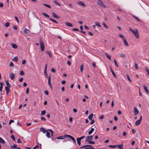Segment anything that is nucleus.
<instances>
[{
    "instance_id": "nucleus-1",
    "label": "nucleus",
    "mask_w": 149,
    "mask_h": 149,
    "mask_svg": "<svg viewBox=\"0 0 149 149\" xmlns=\"http://www.w3.org/2000/svg\"><path fill=\"white\" fill-rule=\"evenodd\" d=\"M129 30L132 32L135 36L137 39H138L139 38V33L137 29H135L133 30L131 28H130Z\"/></svg>"
},
{
    "instance_id": "nucleus-2",
    "label": "nucleus",
    "mask_w": 149,
    "mask_h": 149,
    "mask_svg": "<svg viewBox=\"0 0 149 149\" xmlns=\"http://www.w3.org/2000/svg\"><path fill=\"white\" fill-rule=\"evenodd\" d=\"M39 43L41 49L43 52L44 51L45 48L44 42L41 39H40L39 40Z\"/></svg>"
},
{
    "instance_id": "nucleus-3",
    "label": "nucleus",
    "mask_w": 149,
    "mask_h": 149,
    "mask_svg": "<svg viewBox=\"0 0 149 149\" xmlns=\"http://www.w3.org/2000/svg\"><path fill=\"white\" fill-rule=\"evenodd\" d=\"M97 3L98 5L104 8L107 7V6L105 5L101 0H98Z\"/></svg>"
},
{
    "instance_id": "nucleus-4",
    "label": "nucleus",
    "mask_w": 149,
    "mask_h": 149,
    "mask_svg": "<svg viewBox=\"0 0 149 149\" xmlns=\"http://www.w3.org/2000/svg\"><path fill=\"white\" fill-rule=\"evenodd\" d=\"M93 139V136L90 135L86 137V139L85 140L86 142H88L89 141H91Z\"/></svg>"
},
{
    "instance_id": "nucleus-5",
    "label": "nucleus",
    "mask_w": 149,
    "mask_h": 149,
    "mask_svg": "<svg viewBox=\"0 0 149 149\" xmlns=\"http://www.w3.org/2000/svg\"><path fill=\"white\" fill-rule=\"evenodd\" d=\"M48 78V84L49 85L50 87L51 88H52V84L51 82V75H49Z\"/></svg>"
},
{
    "instance_id": "nucleus-6",
    "label": "nucleus",
    "mask_w": 149,
    "mask_h": 149,
    "mask_svg": "<svg viewBox=\"0 0 149 149\" xmlns=\"http://www.w3.org/2000/svg\"><path fill=\"white\" fill-rule=\"evenodd\" d=\"M134 114L135 116H136L139 113V111L136 107H134Z\"/></svg>"
},
{
    "instance_id": "nucleus-7",
    "label": "nucleus",
    "mask_w": 149,
    "mask_h": 149,
    "mask_svg": "<svg viewBox=\"0 0 149 149\" xmlns=\"http://www.w3.org/2000/svg\"><path fill=\"white\" fill-rule=\"evenodd\" d=\"M66 136H67V137H69L74 142V143H76V141L75 140L74 138L72 136L70 135H66Z\"/></svg>"
},
{
    "instance_id": "nucleus-8",
    "label": "nucleus",
    "mask_w": 149,
    "mask_h": 149,
    "mask_svg": "<svg viewBox=\"0 0 149 149\" xmlns=\"http://www.w3.org/2000/svg\"><path fill=\"white\" fill-rule=\"evenodd\" d=\"M66 134H65L64 136H60L57 137V139H63L65 137H67V136H66Z\"/></svg>"
},
{
    "instance_id": "nucleus-9",
    "label": "nucleus",
    "mask_w": 149,
    "mask_h": 149,
    "mask_svg": "<svg viewBox=\"0 0 149 149\" xmlns=\"http://www.w3.org/2000/svg\"><path fill=\"white\" fill-rule=\"evenodd\" d=\"M77 4L84 7L86 6V5L83 2L81 1H79L78 2Z\"/></svg>"
},
{
    "instance_id": "nucleus-10",
    "label": "nucleus",
    "mask_w": 149,
    "mask_h": 149,
    "mask_svg": "<svg viewBox=\"0 0 149 149\" xmlns=\"http://www.w3.org/2000/svg\"><path fill=\"white\" fill-rule=\"evenodd\" d=\"M10 77L11 80H13L15 78V75L13 73H11L10 74Z\"/></svg>"
},
{
    "instance_id": "nucleus-11",
    "label": "nucleus",
    "mask_w": 149,
    "mask_h": 149,
    "mask_svg": "<svg viewBox=\"0 0 149 149\" xmlns=\"http://www.w3.org/2000/svg\"><path fill=\"white\" fill-rule=\"evenodd\" d=\"M52 15L53 16L56 18L58 19L60 18L59 17L57 16L54 12L52 13Z\"/></svg>"
},
{
    "instance_id": "nucleus-12",
    "label": "nucleus",
    "mask_w": 149,
    "mask_h": 149,
    "mask_svg": "<svg viewBox=\"0 0 149 149\" xmlns=\"http://www.w3.org/2000/svg\"><path fill=\"white\" fill-rule=\"evenodd\" d=\"M9 87L8 86H6L5 88V90L6 91V94H7L10 92Z\"/></svg>"
},
{
    "instance_id": "nucleus-13",
    "label": "nucleus",
    "mask_w": 149,
    "mask_h": 149,
    "mask_svg": "<svg viewBox=\"0 0 149 149\" xmlns=\"http://www.w3.org/2000/svg\"><path fill=\"white\" fill-rule=\"evenodd\" d=\"M109 67H110V70H111V72H112L113 75L115 77H116V75L115 74L114 72L113 71V70H112L111 66L110 65Z\"/></svg>"
},
{
    "instance_id": "nucleus-14",
    "label": "nucleus",
    "mask_w": 149,
    "mask_h": 149,
    "mask_svg": "<svg viewBox=\"0 0 149 149\" xmlns=\"http://www.w3.org/2000/svg\"><path fill=\"white\" fill-rule=\"evenodd\" d=\"M65 24H66V25L67 26H69L70 27H72L73 26V25L71 23H69L68 22H67L65 23Z\"/></svg>"
},
{
    "instance_id": "nucleus-15",
    "label": "nucleus",
    "mask_w": 149,
    "mask_h": 149,
    "mask_svg": "<svg viewBox=\"0 0 149 149\" xmlns=\"http://www.w3.org/2000/svg\"><path fill=\"white\" fill-rule=\"evenodd\" d=\"M3 83L2 82H0V91H2L3 89Z\"/></svg>"
},
{
    "instance_id": "nucleus-16",
    "label": "nucleus",
    "mask_w": 149,
    "mask_h": 149,
    "mask_svg": "<svg viewBox=\"0 0 149 149\" xmlns=\"http://www.w3.org/2000/svg\"><path fill=\"white\" fill-rule=\"evenodd\" d=\"M141 121L140 120H139L136 121V123H135V125H136V126L139 125L141 123Z\"/></svg>"
},
{
    "instance_id": "nucleus-17",
    "label": "nucleus",
    "mask_w": 149,
    "mask_h": 149,
    "mask_svg": "<svg viewBox=\"0 0 149 149\" xmlns=\"http://www.w3.org/2000/svg\"><path fill=\"white\" fill-rule=\"evenodd\" d=\"M123 42L124 43L125 45L126 46H128L129 45L127 43L126 40L125 39H123Z\"/></svg>"
},
{
    "instance_id": "nucleus-18",
    "label": "nucleus",
    "mask_w": 149,
    "mask_h": 149,
    "mask_svg": "<svg viewBox=\"0 0 149 149\" xmlns=\"http://www.w3.org/2000/svg\"><path fill=\"white\" fill-rule=\"evenodd\" d=\"M93 116V113H91L89 116L88 118L90 120H91Z\"/></svg>"
},
{
    "instance_id": "nucleus-19",
    "label": "nucleus",
    "mask_w": 149,
    "mask_h": 149,
    "mask_svg": "<svg viewBox=\"0 0 149 149\" xmlns=\"http://www.w3.org/2000/svg\"><path fill=\"white\" fill-rule=\"evenodd\" d=\"M5 82L6 86H8L9 88H10L11 86L8 82V80H6L5 81Z\"/></svg>"
},
{
    "instance_id": "nucleus-20",
    "label": "nucleus",
    "mask_w": 149,
    "mask_h": 149,
    "mask_svg": "<svg viewBox=\"0 0 149 149\" xmlns=\"http://www.w3.org/2000/svg\"><path fill=\"white\" fill-rule=\"evenodd\" d=\"M143 88L144 90H145V91L146 92V93H149V91L147 89V87L146 86H145V85H144Z\"/></svg>"
},
{
    "instance_id": "nucleus-21",
    "label": "nucleus",
    "mask_w": 149,
    "mask_h": 149,
    "mask_svg": "<svg viewBox=\"0 0 149 149\" xmlns=\"http://www.w3.org/2000/svg\"><path fill=\"white\" fill-rule=\"evenodd\" d=\"M11 45H12V47L14 49H16L17 47V45L15 44L12 43Z\"/></svg>"
},
{
    "instance_id": "nucleus-22",
    "label": "nucleus",
    "mask_w": 149,
    "mask_h": 149,
    "mask_svg": "<svg viewBox=\"0 0 149 149\" xmlns=\"http://www.w3.org/2000/svg\"><path fill=\"white\" fill-rule=\"evenodd\" d=\"M40 130L44 133H45L47 132V131L44 128H40Z\"/></svg>"
},
{
    "instance_id": "nucleus-23",
    "label": "nucleus",
    "mask_w": 149,
    "mask_h": 149,
    "mask_svg": "<svg viewBox=\"0 0 149 149\" xmlns=\"http://www.w3.org/2000/svg\"><path fill=\"white\" fill-rule=\"evenodd\" d=\"M94 128H91V130L88 132V134L89 135L91 134H92V133L94 131Z\"/></svg>"
},
{
    "instance_id": "nucleus-24",
    "label": "nucleus",
    "mask_w": 149,
    "mask_h": 149,
    "mask_svg": "<svg viewBox=\"0 0 149 149\" xmlns=\"http://www.w3.org/2000/svg\"><path fill=\"white\" fill-rule=\"evenodd\" d=\"M105 55L107 57L110 61H111V57L107 53H105Z\"/></svg>"
},
{
    "instance_id": "nucleus-25",
    "label": "nucleus",
    "mask_w": 149,
    "mask_h": 149,
    "mask_svg": "<svg viewBox=\"0 0 149 149\" xmlns=\"http://www.w3.org/2000/svg\"><path fill=\"white\" fill-rule=\"evenodd\" d=\"M77 142L78 144L80 146L81 145V140L80 139H79V138H77Z\"/></svg>"
},
{
    "instance_id": "nucleus-26",
    "label": "nucleus",
    "mask_w": 149,
    "mask_h": 149,
    "mask_svg": "<svg viewBox=\"0 0 149 149\" xmlns=\"http://www.w3.org/2000/svg\"><path fill=\"white\" fill-rule=\"evenodd\" d=\"M0 143L3 144L5 143V141L1 137H0Z\"/></svg>"
},
{
    "instance_id": "nucleus-27",
    "label": "nucleus",
    "mask_w": 149,
    "mask_h": 149,
    "mask_svg": "<svg viewBox=\"0 0 149 149\" xmlns=\"http://www.w3.org/2000/svg\"><path fill=\"white\" fill-rule=\"evenodd\" d=\"M24 33H27L29 32V30L26 28H25L24 30Z\"/></svg>"
},
{
    "instance_id": "nucleus-28",
    "label": "nucleus",
    "mask_w": 149,
    "mask_h": 149,
    "mask_svg": "<svg viewBox=\"0 0 149 149\" xmlns=\"http://www.w3.org/2000/svg\"><path fill=\"white\" fill-rule=\"evenodd\" d=\"M42 14L43 15H44L45 17H47V18H49V15H47V14L45 13H42Z\"/></svg>"
},
{
    "instance_id": "nucleus-29",
    "label": "nucleus",
    "mask_w": 149,
    "mask_h": 149,
    "mask_svg": "<svg viewBox=\"0 0 149 149\" xmlns=\"http://www.w3.org/2000/svg\"><path fill=\"white\" fill-rule=\"evenodd\" d=\"M109 147L111 148H114L117 147V145H109Z\"/></svg>"
},
{
    "instance_id": "nucleus-30",
    "label": "nucleus",
    "mask_w": 149,
    "mask_h": 149,
    "mask_svg": "<svg viewBox=\"0 0 149 149\" xmlns=\"http://www.w3.org/2000/svg\"><path fill=\"white\" fill-rule=\"evenodd\" d=\"M49 19L51 21H52L53 22H54L55 23H56V24H58V22L56 21L55 20L53 19L52 18H49Z\"/></svg>"
},
{
    "instance_id": "nucleus-31",
    "label": "nucleus",
    "mask_w": 149,
    "mask_h": 149,
    "mask_svg": "<svg viewBox=\"0 0 149 149\" xmlns=\"http://www.w3.org/2000/svg\"><path fill=\"white\" fill-rule=\"evenodd\" d=\"M47 130L50 132L51 133V136H53V134H54L53 131L51 129H47Z\"/></svg>"
},
{
    "instance_id": "nucleus-32",
    "label": "nucleus",
    "mask_w": 149,
    "mask_h": 149,
    "mask_svg": "<svg viewBox=\"0 0 149 149\" xmlns=\"http://www.w3.org/2000/svg\"><path fill=\"white\" fill-rule=\"evenodd\" d=\"M132 16L134 18L137 20H138L139 22H140V20H139V19L138 18V17H136V16L134 15H132Z\"/></svg>"
},
{
    "instance_id": "nucleus-33",
    "label": "nucleus",
    "mask_w": 149,
    "mask_h": 149,
    "mask_svg": "<svg viewBox=\"0 0 149 149\" xmlns=\"http://www.w3.org/2000/svg\"><path fill=\"white\" fill-rule=\"evenodd\" d=\"M46 132V135H47V137L48 138H50V133L47 131V132Z\"/></svg>"
},
{
    "instance_id": "nucleus-34",
    "label": "nucleus",
    "mask_w": 149,
    "mask_h": 149,
    "mask_svg": "<svg viewBox=\"0 0 149 149\" xmlns=\"http://www.w3.org/2000/svg\"><path fill=\"white\" fill-rule=\"evenodd\" d=\"M50 56V57H52V54L51 52L49 51H47L46 52Z\"/></svg>"
},
{
    "instance_id": "nucleus-35",
    "label": "nucleus",
    "mask_w": 149,
    "mask_h": 149,
    "mask_svg": "<svg viewBox=\"0 0 149 149\" xmlns=\"http://www.w3.org/2000/svg\"><path fill=\"white\" fill-rule=\"evenodd\" d=\"M117 147H118V148H119L121 149L123 147V145L122 144H120L118 145H117Z\"/></svg>"
},
{
    "instance_id": "nucleus-36",
    "label": "nucleus",
    "mask_w": 149,
    "mask_h": 149,
    "mask_svg": "<svg viewBox=\"0 0 149 149\" xmlns=\"http://www.w3.org/2000/svg\"><path fill=\"white\" fill-rule=\"evenodd\" d=\"M43 5L45 6H46L47 7L49 8H51V6H50L49 5H48L47 4H43Z\"/></svg>"
},
{
    "instance_id": "nucleus-37",
    "label": "nucleus",
    "mask_w": 149,
    "mask_h": 149,
    "mask_svg": "<svg viewBox=\"0 0 149 149\" xmlns=\"http://www.w3.org/2000/svg\"><path fill=\"white\" fill-rule=\"evenodd\" d=\"M54 3H55L56 5H58L59 6H61V4L58 2L56 1H54Z\"/></svg>"
},
{
    "instance_id": "nucleus-38",
    "label": "nucleus",
    "mask_w": 149,
    "mask_h": 149,
    "mask_svg": "<svg viewBox=\"0 0 149 149\" xmlns=\"http://www.w3.org/2000/svg\"><path fill=\"white\" fill-rule=\"evenodd\" d=\"M17 145L15 144H14L13 146H11V148L13 149V148H17Z\"/></svg>"
},
{
    "instance_id": "nucleus-39",
    "label": "nucleus",
    "mask_w": 149,
    "mask_h": 149,
    "mask_svg": "<svg viewBox=\"0 0 149 149\" xmlns=\"http://www.w3.org/2000/svg\"><path fill=\"white\" fill-rule=\"evenodd\" d=\"M114 63H115V65L117 66V67H118V65L117 63V61H116V60L115 59H114Z\"/></svg>"
},
{
    "instance_id": "nucleus-40",
    "label": "nucleus",
    "mask_w": 149,
    "mask_h": 149,
    "mask_svg": "<svg viewBox=\"0 0 149 149\" xmlns=\"http://www.w3.org/2000/svg\"><path fill=\"white\" fill-rule=\"evenodd\" d=\"M145 70L147 72L148 76H149V70L147 68H145Z\"/></svg>"
},
{
    "instance_id": "nucleus-41",
    "label": "nucleus",
    "mask_w": 149,
    "mask_h": 149,
    "mask_svg": "<svg viewBox=\"0 0 149 149\" xmlns=\"http://www.w3.org/2000/svg\"><path fill=\"white\" fill-rule=\"evenodd\" d=\"M127 79H128V80H129V81L130 82H132V80L130 78V77H129V75H127Z\"/></svg>"
},
{
    "instance_id": "nucleus-42",
    "label": "nucleus",
    "mask_w": 149,
    "mask_h": 149,
    "mask_svg": "<svg viewBox=\"0 0 149 149\" xmlns=\"http://www.w3.org/2000/svg\"><path fill=\"white\" fill-rule=\"evenodd\" d=\"M9 26L10 23L9 22H7L5 24V26L7 27H9Z\"/></svg>"
},
{
    "instance_id": "nucleus-43",
    "label": "nucleus",
    "mask_w": 149,
    "mask_h": 149,
    "mask_svg": "<svg viewBox=\"0 0 149 149\" xmlns=\"http://www.w3.org/2000/svg\"><path fill=\"white\" fill-rule=\"evenodd\" d=\"M13 60L15 62H17L18 60L17 57V56L13 58Z\"/></svg>"
},
{
    "instance_id": "nucleus-44",
    "label": "nucleus",
    "mask_w": 149,
    "mask_h": 149,
    "mask_svg": "<svg viewBox=\"0 0 149 149\" xmlns=\"http://www.w3.org/2000/svg\"><path fill=\"white\" fill-rule=\"evenodd\" d=\"M11 137L13 141H15V138L13 135H11Z\"/></svg>"
},
{
    "instance_id": "nucleus-45",
    "label": "nucleus",
    "mask_w": 149,
    "mask_h": 149,
    "mask_svg": "<svg viewBox=\"0 0 149 149\" xmlns=\"http://www.w3.org/2000/svg\"><path fill=\"white\" fill-rule=\"evenodd\" d=\"M46 113V111H42L41 112V115H45V114Z\"/></svg>"
},
{
    "instance_id": "nucleus-46",
    "label": "nucleus",
    "mask_w": 149,
    "mask_h": 149,
    "mask_svg": "<svg viewBox=\"0 0 149 149\" xmlns=\"http://www.w3.org/2000/svg\"><path fill=\"white\" fill-rule=\"evenodd\" d=\"M134 66H135V69L136 70H138V65H137V64L136 63H135V64H134Z\"/></svg>"
},
{
    "instance_id": "nucleus-47",
    "label": "nucleus",
    "mask_w": 149,
    "mask_h": 149,
    "mask_svg": "<svg viewBox=\"0 0 149 149\" xmlns=\"http://www.w3.org/2000/svg\"><path fill=\"white\" fill-rule=\"evenodd\" d=\"M84 69V67H83V65H82L80 67V70H81V72H82V71Z\"/></svg>"
},
{
    "instance_id": "nucleus-48",
    "label": "nucleus",
    "mask_w": 149,
    "mask_h": 149,
    "mask_svg": "<svg viewBox=\"0 0 149 149\" xmlns=\"http://www.w3.org/2000/svg\"><path fill=\"white\" fill-rule=\"evenodd\" d=\"M95 24L97 26H99V27H101V25L99 23V22H96L95 23Z\"/></svg>"
},
{
    "instance_id": "nucleus-49",
    "label": "nucleus",
    "mask_w": 149,
    "mask_h": 149,
    "mask_svg": "<svg viewBox=\"0 0 149 149\" xmlns=\"http://www.w3.org/2000/svg\"><path fill=\"white\" fill-rule=\"evenodd\" d=\"M119 36L120 38H122L123 39H125V38H124V36H123V35H122L121 34H119Z\"/></svg>"
},
{
    "instance_id": "nucleus-50",
    "label": "nucleus",
    "mask_w": 149,
    "mask_h": 149,
    "mask_svg": "<svg viewBox=\"0 0 149 149\" xmlns=\"http://www.w3.org/2000/svg\"><path fill=\"white\" fill-rule=\"evenodd\" d=\"M44 73L45 75V76L46 77H48V75L47 74V70H44Z\"/></svg>"
},
{
    "instance_id": "nucleus-51",
    "label": "nucleus",
    "mask_w": 149,
    "mask_h": 149,
    "mask_svg": "<svg viewBox=\"0 0 149 149\" xmlns=\"http://www.w3.org/2000/svg\"><path fill=\"white\" fill-rule=\"evenodd\" d=\"M120 57L121 58L125 57V55L124 54H122L120 55Z\"/></svg>"
},
{
    "instance_id": "nucleus-52",
    "label": "nucleus",
    "mask_w": 149,
    "mask_h": 149,
    "mask_svg": "<svg viewBox=\"0 0 149 149\" xmlns=\"http://www.w3.org/2000/svg\"><path fill=\"white\" fill-rule=\"evenodd\" d=\"M88 143L90 144H95V142H93V141H89V142H88Z\"/></svg>"
},
{
    "instance_id": "nucleus-53",
    "label": "nucleus",
    "mask_w": 149,
    "mask_h": 149,
    "mask_svg": "<svg viewBox=\"0 0 149 149\" xmlns=\"http://www.w3.org/2000/svg\"><path fill=\"white\" fill-rule=\"evenodd\" d=\"M15 20L17 21V22L18 23H19V20L18 17L16 16H15Z\"/></svg>"
},
{
    "instance_id": "nucleus-54",
    "label": "nucleus",
    "mask_w": 149,
    "mask_h": 149,
    "mask_svg": "<svg viewBox=\"0 0 149 149\" xmlns=\"http://www.w3.org/2000/svg\"><path fill=\"white\" fill-rule=\"evenodd\" d=\"M103 25L106 28V29H107L108 28V26L107 25L104 23L103 22Z\"/></svg>"
},
{
    "instance_id": "nucleus-55",
    "label": "nucleus",
    "mask_w": 149,
    "mask_h": 149,
    "mask_svg": "<svg viewBox=\"0 0 149 149\" xmlns=\"http://www.w3.org/2000/svg\"><path fill=\"white\" fill-rule=\"evenodd\" d=\"M51 71L54 73H55L56 72V70L54 68H52L51 69Z\"/></svg>"
},
{
    "instance_id": "nucleus-56",
    "label": "nucleus",
    "mask_w": 149,
    "mask_h": 149,
    "mask_svg": "<svg viewBox=\"0 0 149 149\" xmlns=\"http://www.w3.org/2000/svg\"><path fill=\"white\" fill-rule=\"evenodd\" d=\"M20 74L21 75H23L24 74V73L23 71L21 70L20 72Z\"/></svg>"
},
{
    "instance_id": "nucleus-57",
    "label": "nucleus",
    "mask_w": 149,
    "mask_h": 149,
    "mask_svg": "<svg viewBox=\"0 0 149 149\" xmlns=\"http://www.w3.org/2000/svg\"><path fill=\"white\" fill-rule=\"evenodd\" d=\"M91 120H91V125H92V124H94L95 122V120L94 119H93V120L92 119Z\"/></svg>"
},
{
    "instance_id": "nucleus-58",
    "label": "nucleus",
    "mask_w": 149,
    "mask_h": 149,
    "mask_svg": "<svg viewBox=\"0 0 149 149\" xmlns=\"http://www.w3.org/2000/svg\"><path fill=\"white\" fill-rule=\"evenodd\" d=\"M92 65L93 67H94V68L96 67V65L95 63H92Z\"/></svg>"
},
{
    "instance_id": "nucleus-59",
    "label": "nucleus",
    "mask_w": 149,
    "mask_h": 149,
    "mask_svg": "<svg viewBox=\"0 0 149 149\" xmlns=\"http://www.w3.org/2000/svg\"><path fill=\"white\" fill-rule=\"evenodd\" d=\"M14 122V121L13 120H10L9 122V123L10 125L12 123Z\"/></svg>"
},
{
    "instance_id": "nucleus-60",
    "label": "nucleus",
    "mask_w": 149,
    "mask_h": 149,
    "mask_svg": "<svg viewBox=\"0 0 149 149\" xmlns=\"http://www.w3.org/2000/svg\"><path fill=\"white\" fill-rule=\"evenodd\" d=\"M26 63V61L25 60H23L22 61V64L24 65Z\"/></svg>"
},
{
    "instance_id": "nucleus-61",
    "label": "nucleus",
    "mask_w": 149,
    "mask_h": 149,
    "mask_svg": "<svg viewBox=\"0 0 149 149\" xmlns=\"http://www.w3.org/2000/svg\"><path fill=\"white\" fill-rule=\"evenodd\" d=\"M14 66L13 63L12 62H10V66L13 67Z\"/></svg>"
},
{
    "instance_id": "nucleus-62",
    "label": "nucleus",
    "mask_w": 149,
    "mask_h": 149,
    "mask_svg": "<svg viewBox=\"0 0 149 149\" xmlns=\"http://www.w3.org/2000/svg\"><path fill=\"white\" fill-rule=\"evenodd\" d=\"M17 142L18 143H22L21 140V139H18L17 140Z\"/></svg>"
},
{
    "instance_id": "nucleus-63",
    "label": "nucleus",
    "mask_w": 149,
    "mask_h": 149,
    "mask_svg": "<svg viewBox=\"0 0 149 149\" xmlns=\"http://www.w3.org/2000/svg\"><path fill=\"white\" fill-rule=\"evenodd\" d=\"M85 137V136H83L80 137H79V138H79V139H80V140H81V139H84V138Z\"/></svg>"
},
{
    "instance_id": "nucleus-64",
    "label": "nucleus",
    "mask_w": 149,
    "mask_h": 149,
    "mask_svg": "<svg viewBox=\"0 0 149 149\" xmlns=\"http://www.w3.org/2000/svg\"><path fill=\"white\" fill-rule=\"evenodd\" d=\"M84 27L85 28V29H86V30H88L89 29V28L86 25H85L84 26Z\"/></svg>"
}]
</instances>
